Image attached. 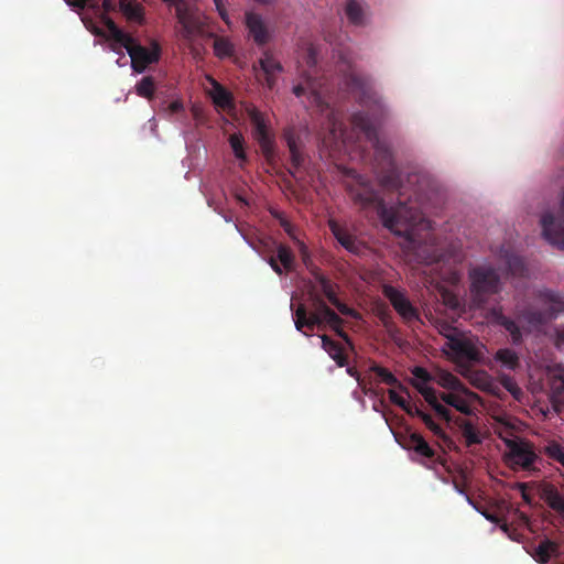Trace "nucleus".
Returning a JSON list of instances; mask_svg holds the SVG:
<instances>
[{"instance_id": "f257e3e1", "label": "nucleus", "mask_w": 564, "mask_h": 564, "mask_svg": "<svg viewBox=\"0 0 564 564\" xmlns=\"http://www.w3.org/2000/svg\"><path fill=\"white\" fill-rule=\"evenodd\" d=\"M345 85L350 93L357 96L362 107L372 111V116L365 111L355 112L350 118V123L355 130L365 135L373 148V158L382 186L390 191L403 188L392 151L386 141L380 140L377 130V124L386 115V107L381 98L373 90L370 79L354 70L345 76Z\"/></svg>"}, {"instance_id": "f03ea898", "label": "nucleus", "mask_w": 564, "mask_h": 564, "mask_svg": "<svg viewBox=\"0 0 564 564\" xmlns=\"http://www.w3.org/2000/svg\"><path fill=\"white\" fill-rule=\"evenodd\" d=\"M399 189L398 205L387 208L384 200L373 185L361 176L355 184L348 186V193L355 205L362 209L373 208L383 221L384 227L400 234V227H413L423 220V198L421 186L413 191L412 196L402 198L405 192Z\"/></svg>"}, {"instance_id": "7ed1b4c3", "label": "nucleus", "mask_w": 564, "mask_h": 564, "mask_svg": "<svg viewBox=\"0 0 564 564\" xmlns=\"http://www.w3.org/2000/svg\"><path fill=\"white\" fill-rule=\"evenodd\" d=\"M102 21L107 29V35L100 31L97 34L104 35L108 41H111V51L121 54V47L127 50L131 58V68L134 73L142 74L150 65L156 64L160 61L162 48L156 40H151L150 47L143 46L129 33L118 28L111 18L105 15Z\"/></svg>"}, {"instance_id": "20e7f679", "label": "nucleus", "mask_w": 564, "mask_h": 564, "mask_svg": "<svg viewBox=\"0 0 564 564\" xmlns=\"http://www.w3.org/2000/svg\"><path fill=\"white\" fill-rule=\"evenodd\" d=\"M310 313L304 304H300L295 310L294 324L299 332L307 336L308 333L303 330L304 327L312 332L315 327L323 328L328 325L337 336L350 343L347 333L343 329V318L327 305L319 294L310 293Z\"/></svg>"}, {"instance_id": "39448f33", "label": "nucleus", "mask_w": 564, "mask_h": 564, "mask_svg": "<svg viewBox=\"0 0 564 564\" xmlns=\"http://www.w3.org/2000/svg\"><path fill=\"white\" fill-rule=\"evenodd\" d=\"M536 301L543 306L542 310L535 307H527L521 312V317L533 326L544 325L557 318L564 313V295L561 292L542 289L536 292ZM555 345H564V325L554 328Z\"/></svg>"}, {"instance_id": "423d86ee", "label": "nucleus", "mask_w": 564, "mask_h": 564, "mask_svg": "<svg viewBox=\"0 0 564 564\" xmlns=\"http://www.w3.org/2000/svg\"><path fill=\"white\" fill-rule=\"evenodd\" d=\"M470 295L477 306L485 305L489 297L501 290L500 276L489 265H477L469 270Z\"/></svg>"}, {"instance_id": "0eeeda50", "label": "nucleus", "mask_w": 564, "mask_h": 564, "mask_svg": "<svg viewBox=\"0 0 564 564\" xmlns=\"http://www.w3.org/2000/svg\"><path fill=\"white\" fill-rule=\"evenodd\" d=\"M507 445L509 448L507 462L513 469L520 468L528 471L538 469L534 465L540 457L530 442L509 441Z\"/></svg>"}, {"instance_id": "6e6552de", "label": "nucleus", "mask_w": 564, "mask_h": 564, "mask_svg": "<svg viewBox=\"0 0 564 564\" xmlns=\"http://www.w3.org/2000/svg\"><path fill=\"white\" fill-rule=\"evenodd\" d=\"M170 6L175 7V15L180 24L178 33L187 42L193 41L200 29V22L186 0H172Z\"/></svg>"}, {"instance_id": "1a4fd4ad", "label": "nucleus", "mask_w": 564, "mask_h": 564, "mask_svg": "<svg viewBox=\"0 0 564 564\" xmlns=\"http://www.w3.org/2000/svg\"><path fill=\"white\" fill-rule=\"evenodd\" d=\"M383 295L406 324L420 321L419 310L411 303L404 291L392 285H383Z\"/></svg>"}, {"instance_id": "9d476101", "label": "nucleus", "mask_w": 564, "mask_h": 564, "mask_svg": "<svg viewBox=\"0 0 564 564\" xmlns=\"http://www.w3.org/2000/svg\"><path fill=\"white\" fill-rule=\"evenodd\" d=\"M561 209L564 214V191L561 199ZM543 237L553 246L564 249V215L554 216L545 213L541 217Z\"/></svg>"}, {"instance_id": "9b49d317", "label": "nucleus", "mask_w": 564, "mask_h": 564, "mask_svg": "<svg viewBox=\"0 0 564 564\" xmlns=\"http://www.w3.org/2000/svg\"><path fill=\"white\" fill-rule=\"evenodd\" d=\"M445 346L458 360L477 362L481 359V352L475 341L462 332L456 337H451Z\"/></svg>"}, {"instance_id": "f8f14e48", "label": "nucleus", "mask_w": 564, "mask_h": 564, "mask_svg": "<svg viewBox=\"0 0 564 564\" xmlns=\"http://www.w3.org/2000/svg\"><path fill=\"white\" fill-rule=\"evenodd\" d=\"M404 448L414 452L422 459H425L424 464L443 465L444 462L441 455L426 442V440L420 433H411L402 444Z\"/></svg>"}, {"instance_id": "ddd939ff", "label": "nucleus", "mask_w": 564, "mask_h": 564, "mask_svg": "<svg viewBox=\"0 0 564 564\" xmlns=\"http://www.w3.org/2000/svg\"><path fill=\"white\" fill-rule=\"evenodd\" d=\"M245 24L249 36L259 47L267 45L272 40L273 32L269 29L261 14L252 11L246 12Z\"/></svg>"}, {"instance_id": "4468645a", "label": "nucleus", "mask_w": 564, "mask_h": 564, "mask_svg": "<svg viewBox=\"0 0 564 564\" xmlns=\"http://www.w3.org/2000/svg\"><path fill=\"white\" fill-rule=\"evenodd\" d=\"M259 66L264 74V85L273 89L276 85L278 75L283 72L282 64L276 61L271 51L265 50L259 59Z\"/></svg>"}, {"instance_id": "2eb2a0df", "label": "nucleus", "mask_w": 564, "mask_h": 564, "mask_svg": "<svg viewBox=\"0 0 564 564\" xmlns=\"http://www.w3.org/2000/svg\"><path fill=\"white\" fill-rule=\"evenodd\" d=\"M547 375L553 403L564 406V366L554 365Z\"/></svg>"}, {"instance_id": "dca6fc26", "label": "nucleus", "mask_w": 564, "mask_h": 564, "mask_svg": "<svg viewBox=\"0 0 564 564\" xmlns=\"http://www.w3.org/2000/svg\"><path fill=\"white\" fill-rule=\"evenodd\" d=\"M329 229L336 240L349 252L359 254L361 251V245L355 236H352L347 229L341 227L336 220L330 219L328 221Z\"/></svg>"}, {"instance_id": "f3484780", "label": "nucleus", "mask_w": 564, "mask_h": 564, "mask_svg": "<svg viewBox=\"0 0 564 564\" xmlns=\"http://www.w3.org/2000/svg\"><path fill=\"white\" fill-rule=\"evenodd\" d=\"M246 112L251 121L252 134H253L254 139H259V138H263V137H268V135L272 134L269 129V123H268L263 112H261L254 106H248L246 108Z\"/></svg>"}, {"instance_id": "a211bd4d", "label": "nucleus", "mask_w": 564, "mask_h": 564, "mask_svg": "<svg viewBox=\"0 0 564 564\" xmlns=\"http://www.w3.org/2000/svg\"><path fill=\"white\" fill-rule=\"evenodd\" d=\"M210 82L213 85L210 97L213 99L215 107L228 111L235 109L232 94L215 79H210Z\"/></svg>"}, {"instance_id": "6ab92c4d", "label": "nucleus", "mask_w": 564, "mask_h": 564, "mask_svg": "<svg viewBox=\"0 0 564 564\" xmlns=\"http://www.w3.org/2000/svg\"><path fill=\"white\" fill-rule=\"evenodd\" d=\"M560 555V545L550 540L543 539L534 549L531 556L540 564H547L553 556Z\"/></svg>"}, {"instance_id": "aec40b11", "label": "nucleus", "mask_w": 564, "mask_h": 564, "mask_svg": "<svg viewBox=\"0 0 564 564\" xmlns=\"http://www.w3.org/2000/svg\"><path fill=\"white\" fill-rule=\"evenodd\" d=\"M540 453L547 459L560 464L564 468V441L563 440H546L540 446Z\"/></svg>"}, {"instance_id": "412c9836", "label": "nucleus", "mask_w": 564, "mask_h": 564, "mask_svg": "<svg viewBox=\"0 0 564 564\" xmlns=\"http://www.w3.org/2000/svg\"><path fill=\"white\" fill-rule=\"evenodd\" d=\"M541 498L545 503L564 517V496L552 484H545L541 490Z\"/></svg>"}, {"instance_id": "4be33fe9", "label": "nucleus", "mask_w": 564, "mask_h": 564, "mask_svg": "<svg viewBox=\"0 0 564 564\" xmlns=\"http://www.w3.org/2000/svg\"><path fill=\"white\" fill-rule=\"evenodd\" d=\"M322 347L328 354V356L337 364L338 367H344L347 365V356L344 351L343 346L333 340L327 335H322Z\"/></svg>"}, {"instance_id": "5701e85b", "label": "nucleus", "mask_w": 564, "mask_h": 564, "mask_svg": "<svg viewBox=\"0 0 564 564\" xmlns=\"http://www.w3.org/2000/svg\"><path fill=\"white\" fill-rule=\"evenodd\" d=\"M494 318L496 324L503 327L510 334L511 340L514 345L522 343L521 329L513 319L497 311L494 312Z\"/></svg>"}, {"instance_id": "b1692460", "label": "nucleus", "mask_w": 564, "mask_h": 564, "mask_svg": "<svg viewBox=\"0 0 564 564\" xmlns=\"http://www.w3.org/2000/svg\"><path fill=\"white\" fill-rule=\"evenodd\" d=\"M455 423L462 432V435L465 440L466 446L470 447L473 445H477V444L481 443L480 434L471 421L463 419V417H458L455 421Z\"/></svg>"}, {"instance_id": "393cba45", "label": "nucleus", "mask_w": 564, "mask_h": 564, "mask_svg": "<svg viewBox=\"0 0 564 564\" xmlns=\"http://www.w3.org/2000/svg\"><path fill=\"white\" fill-rule=\"evenodd\" d=\"M434 380L436 381L437 384L445 389L452 391H463L464 393L467 392V389L464 386V383L456 376L448 371L440 370L435 375Z\"/></svg>"}, {"instance_id": "a878e982", "label": "nucleus", "mask_w": 564, "mask_h": 564, "mask_svg": "<svg viewBox=\"0 0 564 564\" xmlns=\"http://www.w3.org/2000/svg\"><path fill=\"white\" fill-rule=\"evenodd\" d=\"M312 274L314 275L316 282L319 284L321 291L324 294V296L328 300L330 304H333L338 299L335 290L336 285L317 268H314Z\"/></svg>"}, {"instance_id": "bb28decb", "label": "nucleus", "mask_w": 564, "mask_h": 564, "mask_svg": "<svg viewBox=\"0 0 564 564\" xmlns=\"http://www.w3.org/2000/svg\"><path fill=\"white\" fill-rule=\"evenodd\" d=\"M458 391L453 392H443L441 393V399L448 405L455 408L463 414L469 415L471 413L470 405L468 401L457 393Z\"/></svg>"}, {"instance_id": "cd10ccee", "label": "nucleus", "mask_w": 564, "mask_h": 564, "mask_svg": "<svg viewBox=\"0 0 564 564\" xmlns=\"http://www.w3.org/2000/svg\"><path fill=\"white\" fill-rule=\"evenodd\" d=\"M348 20L355 25H362L365 23V12L362 8V0H348L345 8Z\"/></svg>"}, {"instance_id": "c85d7f7f", "label": "nucleus", "mask_w": 564, "mask_h": 564, "mask_svg": "<svg viewBox=\"0 0 564 564\" xmlns=\"http://www.w3.org/2000/svg\"><path fill=\"white\" fill-rule=\"evenodd\" d=\"M425 426L440 440L444 445H446L448 448H452L454 445V442L452 438L444 432V430L433 420V417L425 413L424 416L421 419Z\"/></svg>"}, {"instance_id": "c756f323", "label": "nucleus", "mask_w": 564, "mask_h": 564, "mask_svg": "<svg viewBox=\"0 0 564 564\" xmlns=\"http://www.w3.org/2000/svg\"><path fill=\"white\" fill-rule=\"evenodd\" d=\"M425 426L440 440L444 445H446L448 448H452L454 445V442L452 438L444 432V430L433 420V417L425 413L424 416L421 419Z\"/></svg>"}, {"instance_id": "7c9ffc66", "label": "nucleus", "mask_w": 564, "mask_h": 564, "mask_svg": "<svg viewBox=\"0 0 564 564\" xmlns=\"http://www.w3.org/2000/svg\"><path fill=\"white\" fill-rule=\"evenodd\" d=\"M425 426L440 440L444 445H446L448 448H452L454 445V442L452 438L444 432V430L433 420V417L425 413L424 416L421 419Z\"/></svg>"}, {"instance_id": "2f4dec72", "label": "nucleus", "mask_w": 564, "mask_h": 564, "mask_svg": "<svg viewBox=\"0 0 564 564\" xmlns=\"http://www.w3.org/2000/svg\"><path fill=\"white\" fill-rule=\"evenodd\" d=\"M425 426L440 440L444 445H446L448 448H452L454 445V442L452 438L444 432V430L433 420V417L425 413L424 416L421 419Z\"/></svg>"}, {"instance_id": "473e14b6", "label": "nucleus", "mask_w": 564, "mask_h": 564, "mask_svg": "<svg viewBox=\"0 0 564 564\" xmlns=\"http://www.w3.org/2000/svg\"><path fill=\"white\" fill-rule=\"evenodd\" d=\"M495 359L509 370H514L520 365L518 355L510 348L497 350Z\"/></svg>"}, {"instance_id": "72a5a7b5", "label": "nucleus", "mask_w": 564, "mask_h": 564, "mask_svg": "<svg viewBox=\"0 0 564 564\" xmlns=\"http://www.w3.org/2000/svg\"><path fill=\"white\" fill-rule=\"evenodd\" d=\"M119 9L128 20L140 21L142 7L135 0H119Z\"/></svg>"}, {"instance_id": "f704fd0d", "label": "nucleus", "mask_w": 564, "mask_h": 564, "mask_svg": "<svg viewBox=\"0 0 564 564\" xmlns=\"http://www.w3.org/2000/svg\"><path fill=\"white\" fill-rule=\"evenodd\" d=\"M506 264L508 272L512 276H524L527 274V267L524 260L517 254H506Z\"/></svg>"}, {"instance_id": "c9c22d12", "label": "nucleus", "mask_w": 564, "mask_h": 564, "mask_svg": "<svg viewBox=\"0 0 564 564\" xmlns=\"http://www.w3.org/2000/svg\"><path fill=\"white\" fill-rule=\"evenodd\" d=\"M307 89L311 93V98L313 99V102L317 107L323 108V106L325 105L324 97H323V91L316 89L310 80H307V85L306 86H303V85L294 86L293 94L296 97H302L306 93Z\"/></svg>"}, {"instance_id": "e433bc0d", "label": "nucleus", "mask_w": 564, "mask_h": 564, "mask_svg": "<svg viewBox=\"0 0 564 564\" xmlns=\"http://www.w3.org/2000/svg\"><path fill=\"white\" fill-rule=\"evenodd\" d=\"M370 370L376 373V376L378 378H380V380L388 384V386H397L400 390L402 391H408L405 387H403L400 381L397 379V377L390 371L388 370L387 368H383L379 365H372L370 367Z\"/></svg>"}, {"instance_id": "4c0bfd02", "label": "nucleus", "mask_w": 564, "mask_h": 564, "mask_svg": "<svg viewBox=\"0 0 564 564\" xmlns=\"http://www.w3.org/2000/svg\"><path fill=\"white\" fill-rule=\"evenodd\" d=\"M138 96L152 100L155 96V83L152 76H144L137 85Z\"/></svg>"}, {"instance_id": "58836bf2", "label": "nucleus", "mask_w": 564, "mask_h": 564, "mask_svg": "<svg viewBox=\"0 0 564 564\" xmlns=\"http://www.w3.org/2000/svg\"><path fill=\"white\" fill-rule=\"evenodd\" d=\"M276 260H279L282 267L286 271H291L294 265V254L292 250L285 245H278L276 247Z\"/></svg>"}, {"instance_id": "ea45409f", "label": "nucleus", "mask_w": 564, "mask_h": 564, "mask_svg": "<svg viewBox=\"0 0 564 564\" xmlns=\"http://www.w3.org/2000/svg\"><path fill=\"white\" fill-rule=\"evenodd\" d=\"M256 141L258 142L260 149H261V152L263 154V156L265 158V160L268 162H271L274 156H275V140H274V135L271 134V135H268V137H263V138H259V139H256Z\"/></svg>"}, {"instance_id": "a19ab883", "label": "nucleus", "mask_w": 564, "mask_h": 564, "mask_svg": "<svg viewBox=\"0 0 564 564\" xmlns=\"http://www.w3.org/2000/svg\"><path fill=\"white\" fill-rule=\"evenodd\" d=\"M214 52L219 58L229 57L234 53V46L228 39L219 36L214 41Z\"/></svg>"}, {"instance_id": "79ce46f5", "label": "nucleus", "mask_w": 564, "mask_h": 564, "mask_svg": "<svg viewBox=\"0 0 564 564\" xmlns=\"http://www.w3.org/2000/svg\"><path fill=\"white\" fill-rule=\"evenodd\" d=\"M228 141L234 151L235 156L238 160H243V161L247 160V155H246L245 148H243L245 139H243L242 134L241 133H232V134H230Z\"/></svg>"}, {"instance_id": "37998d69", "label": "nucleus", "mask_w": 564, "mask_h": 564, "mask_svg": "<svg viewBox=\"0 0 564 564\" xmlns=\"http://www.w3.org/2000/svg\"><path fill=\"white\" fill-rule=\"evenodd\" d=\"M499 381L501 386L510 392L516 399H519V397L522 394L521 389L518 387L516 380L510 377L509 375H500Z\"/></svg>"}, {"instance_id": "c03bdc74", "label": "nucleus", "mask_w": 564, "mask_h": 564, "mask_svg": "<svg viewBox=\"0 0 564 564\" xmlns=\"http://www.w3.org/2000/svg\"><path fill=\"white\" fill-rule=\"evenodd\" d=\"M413 387L422 394L424 400L431 406L438 402V398L436 395V391L434 388L424 384H419L416 382H413Z\"/></svg>"}, {"instance_id": "a18cd8bd", "label": "nucleus", "mask_w": 564, "mask_h": 564, "mask_svg": "<svg viewBox=\"0 0 564 564\" xmlns=\"http://www.w3.org/2000/svg\"><path fill=\"white\" fill-rule=\"evenodd\" d=\"M411 372L414 377V380L411 382L412 384L416 382L426 386L427 382L434 380V377L423 367H414Z\"/></svg>"}, {"instance_id": "49530a36", "label": "nucleus", "mask_w": 564, "mask_h": 564, "mask_svg": "<svg viewBox=\"0 0 564 564\" xmlns=\"http://www.w3.org/2000/svg\"><path fill=\"white\" fill-rule=\"evenodd\" d=\"M436 327L438 333L446 338V341H449L451 337H456L460 333L459 329L445 321L438 322Z\"/></svg>"}, {"instance_id": "de8ad7c7", "label": "nucleus", "mask_w": 564, "mask_h": 564, "mask_svg": "<svg viewBox=\"0 0 564 564\" xmlns=\"http://www.w3.org/2000/svg\"><path fill=\"white\" fill-rule=\"evenodd\" d=\"M283 138L286 142L289 150L299 148L300 137L294 128H286L283 131Z\"/></svg>"}, {"instance_id": "09e8293b", "label": "nucleus", "mask_w": 564, "mask_h": 564, "mask_svg": "<svg viewBox=\"0 0 564 564\" xmlns=\"http://www.w3.org/2000/svg\"><path fill=\"white\" fill-rule=\"evenodd\" d=\"M332 305H334L338 310V312L343 315L351 316V317L358 316V313L354 308L349 307L347 304L341 302L339 300V297Z\"/></svg>"}, {"instance_id": "8fccbe9b", "label": "nucleus", "mask_w": 564, "mask_h": 564, "mask_svg": "<svg viewBox=\"0 0 564 564\" xmlns=\"http://www.w3.org/2000/svg\"><path fill=\"white\" fill-rule=\"evenodd\" d=\"M290 151L291 165L293 170H299L303 164L304 158L300 151V148H295Z\"/></svg>"}, {"instance_id": "3c124183", "label": "nucleus", "mask_w": 564, "mask_h": 564, "mask_svg": "<svg viewBox=\"0 0 564 564\" xmlns=\"http://www.w3.org/2000/svg\"><path fill=\"white\" fill-rule=\"evenodd\" d=\"M215 7H216V10L219 14V17L221 18V20L227 24V25H230V19H229V14L225 8V4H224V1L223 0H213Z\"/></svg>"}, {"instance_id": "603ef678", "label": "nucleus", "mask_w": 564, "mask_h": 564, "mask_svg": "<svg viewBox=\"0 0 564 564\" xmlns=\"http://www.w3.org/2000/svg\"><path fill=\"white\" fill-rule=\"evenodd\" d=\"M432 408L436 412V414L444 419L446 422H449L452 420L451 411L440 402H436L434 405H432Z\"/></svg>"}, {"instance_id": "864d4df0", "label": "nucleus", "mask_w": 564, "mask_h": 564, "mask_svg": "<svg viewBox=\"0 0 564 564\" xmlns=\"http://www.w3.org/2000/svg\"><path fill=\"white\" fill-rule=\"evenodd\" d=\"M388 393H389V399H390V401H391L393 404H395V405L400 406L401 409H405V405H406V403H408V402L405 401V399H404V398H402L401 395H399V394H398L393 389H390V390L388 391Z\"/></svg>"}, {"instance_id": "5fc2aeb1", "label": "nucleus", "mask_w": 564, "mask_h": 564, "mask_svg": "<svg viewBox=\"0 0 564 564\" xmlns=\"http://www.w3.org/2000/svg\"><path fill=\"white\" fill-rule=\"evenodd\" d=\"M402 410L405 411L406 414L411 416H417L420 419H422L425 414V412H423L419 406L415 404H410L409 402L406 403L405 409Z\"/></svg>"}, {"instance_id": "6e6d98bb", "label": "nucleus", "mask_w": 564, "mask_h": 564, "mask_svg": "<svg viewBox=\"0 0 564 564\" xmlns=\"http://www.w3.org/2000/svg\"><path fill=\"white\" fill-rule=\"evenodd\" d=\"M301 257H302V260L304 262V264L306 265V268H308L312 271H314V269H311L310 265H311V257H310V252H308V249L305 245H301Z\"/></svg>"}, {"instance_id": "4d7b16f0", "label": "nucleus", "mask_w": 564, "mask_h": 564, "mask_svg": "<svg viewBox=\"0 0 564 564\" xmlns=\"http://www.w3.org/2000/svg\"><path fill=\"white\" fill-rule=\"evenodd\" d=\"M268 263L270 264L271 269L278 274V275H282L283 274V269L282 267L278 263V260L274 258V257H270L268 259Z\"/></svg>"}, {"instance_id": "13d9d810", "label": "nucleus", "mask_w": 564, "mask_h": 564, "mask_svg": "<svg viewBox=\"0 0 564 564\" xmlns=\"http://www.w3.org/2000/svg\"><path fill=\"white\" fill-rule=\"evenodd\" d=\"M316 51L314 46H310L307 50V65L313 67L316 65Z\"/></svg>"}, {"instance_id": "bf43d9fd", "label": "nucleus", "mask_w": 564, "mask_h": 564, "mask_svg": "<svg viewBox=\"0 0 564 564\" xmlns=\"http://www.w3.org/2000/svg\"><path fill=\"white\" fill-rule=\"evenodd\" d=\"M330 121H332V132L335 134L337 131L340 133V135H343V127H341V123L338 122L336 119H335V116L334 113L332 112V116H330Z\"/></svg>"}, {"instance_id": "052dcab7", "label": "nucleus", "mask_w": 564, "mask_h": 564, "mask_svg": "<svg viewBox=\"0 0 564 564\" xmlns=\"http://www.w3.org/2000/svg\"><path fill=\"white\" fill-rule=\"evenodd\" d=\"M481 514L487 519L489 520L490 522L492 523H499L500 521V518L494 513V512H490V511H487V510H484L481 511Z\"/></svg>"}, {"instance_id": "680f3d73", "label": "nucleus", "mask_w": 564, "mask_h": 564, "mask_svg": "<svg viewBox=\"0 0 564 564\" xmlns=\"http://www.w3.org/2000/svg\"><path fill=\"white\" fill-rule=\"evenodd\" d=\"M169 109L172 113H176L183 109V105L181 101L175 100L170 104Z\"/></svg>"}, {"instance_id": "e2e57ef3", "label": "nucleus", "mask_w": 564, "mask_h": 564, "mask_svg": "<svg viewBox=\"0 0 564 564\" xmlns=\"http://www.w3.org/2000/svg\"><path fill=\"white\" fill-rule=\"evenodd\" d=\"M102 8L107 13L113 11L116 9L113 0H104Z\"/></svg>"}, {"instance_id": "0e129e2a", "label": "nucleus", "mask_w": 564, "mask_h": 564, "mask_svg": "<svg viewBox=\"0 0 564 564\" xmlns=\"http://www.w3.org/2000/svg\"><path fill=\"white\" fill-rule=\"evenodd\" d=\"M87 0H67V3L72 7L83 9L86 6Z\"/></svg>"}, {"instance_id": "69168bd1", "label": "nucleus", "mask_w": 564, "mask_h": 564, "mask_svg": "<svg viewBox=\"0 0 564 564\" xmlns=\"http://www.w3.org/2000/svg\"><path fill=\"white\" fill-rule=\"evenodd\" d=\"M420 181H423V178H422L420 175H417V174H411V175H409V177H408V182H409L410 184L419 183Z\"/></svg>"}, {"instance_id": "338daca9", "label": "nucleus", "mask_w": 564, "mask_h": 564, "mask_svg": "<svg viewBox=\"0 0 564 564\" xmlns=\"http://www.w3.org/2000/svg\"><path fill=\"white\" fill-rule=\"evenodd\" d=\"M236 198L243 205H248V202L241 196V195H236Z\"/></svg>"}, {"instance_id": "774afa93", "label": "nucleus", "mask_w": 564, "mask_h": 564, "mask_svg": "<svg viewBox=\"0 0 564 564\" xmlns=\"http://www.w3.org/2000/svg\"><path fill=\"white\" fill-rule=\"evenodd\" d=\"M224 218H225V220H226L227 223H229V221H231V220H232V219H231V217H230V216H227V215H224Z\"/></svg>"}]
</instances>
